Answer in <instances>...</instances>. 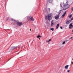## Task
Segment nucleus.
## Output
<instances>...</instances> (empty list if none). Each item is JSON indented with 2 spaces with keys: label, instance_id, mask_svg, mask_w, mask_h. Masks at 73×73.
Returning <instances> with one entry per match:
<instances>
[{
  "label": "nucleus",
  "instance_id": "nucleus-1",
  "mask_svg": "<svg viewBox=\"0 0 73 73\" xmlns=\"http://www.w3.org/2000/svg\"><path fill=\"white\" fill-rule=\"evenodd\" d=\"M69 7V5L68 4V1L66 2V3L64 5L63 9L64 10H66Z\"/></svg>",
  "mask_w": 73,
  "mask_h": 73
},
{
  "label": "nucleus",
  "instance_id": "nucleus-2",
  "mask_svg": "<svg viewBox=\"0 0 73 73\" xmlns=\"http://www.w3.org/2000/svg\"><path fill=\"white\" fill-rule=\"evenodd\" d=\"M27 19L28 21H33L35 20V19L33 18V17L30 16H27Z\"/></svg>",
  "mask_w": 73,
  "mask_h": 73
},
{
  "label": "nucleus",
  "instance_id": "nucleus-3",
  "mask_svg": "<svg viewBox=\"0 0 73 73\" xmlns=\"http://www.w3.org/2000/svg\"><path fill=\"white\" fill-rule=\"evenodd\" d=\"M53 15L52 14H49L48 15V20H50L52 19Z\"/></svg>",
  "mask_w": 73,
  "mask_h": 73
},
{
  "label": "nucleus",
  "instance_id": "nucleus-4",
  "mask_svg": "<svg viewBox=\"0 0 73 73\" xmlns=\"http://www.w3.org/2000/svg\"><path fill=\"white\" fill-rule=\"evenodd\" d=\"M17 24L19 26H21L22 25V23L21 22H17Z\"/></svg>",
  "mask_w": 73,
  "mask_h": 73
},
{
  "label": "nucleus",
  "instance_id": "nucleus-5",
  "mask_svg": "<svg viewBox=\"0 0 73 73\" xmlns=\"http://www.w3.org/2000/svg\"><path fill=\"white\" fill-rule=\"evenodd\" d=\"M16 48H17V46H12L10 50H14V49H16Z\"/></svg>",
  "mask_w": 73,
  "mask_h": 73
},
{
  "label": "nucleus",
  "instance_id": "nucleus-6",
  "mask_svg": "<svg viewBox=\"0 0 73 73\" xmlns=\"http://www.w3.org/2000/svg\"><path fill=\"white\" fill-rule=\"evenodd\" d=\"M66 11H65V12H64V14L62 16V18H63V17H64L65 15H66Z\"/></svg>",
  "mask_w": 73,
  "mask_h": 73
},
{
  "label": "nucleus",
  "instance_id": "nucleus-7",
  "mask_svg": "<svg viewBox=\"0 0 73 73\" xmlns=\"http://www.w3.org/2000/svg\"><path fill=\"white\" fill-rule=\"evenodd\" d=\"M71 21L70 20H69L68 21H67L66 22V24H69V23L71 22Z\"/></svg>",
  "mask_w": 73,
  "mask_h": 73
},
{
  "label": "nucleus",
  "instance_id": "nucleus-8",
  "mask_svg": "<svg viewBox=\"0 0 73 73\" xmlns=\"http://www.w3.org/2000/svg\"><path fill=\"white\" fill-rule=\"evenodd\" d=\"M59 17V16H58V15H57L55 17V19H56V20H58V19Z\"/></svg>",
  "mask_w": 73,
  "mask_h": 73
},
{
  "label": "nucleus",
  "instance_id": "nucleus-9",
  "mask_svg": "<svg viewBox=\"0 0 73 73\" xmlns=\"http://www.w3.org/2000/svg\"><path fill=\"white\" fill-rule=\"evenodd\" d=\"M53 1V0H49L48 1L49 3H52V1Z\"/></svg>",
  "mask_w": 73,
  "mask_h": 73
},
{
  "label": "nucleus",
  "instance_id": "nucleus-10",
  "mask_svg": "<svg viewBox=\"0 0 73 73\" xmlns=\"http://www.w3.org/2000/svg\"><path fill=\"white\" fill-rule=\"evenodd\" d=\"M68 67H69L68 65H66L65 66V69H68Z\"/></svg>",
  "mask_w": 73,
  "mask_h": 73
},
{
  "label": "nucleus",
  "instance_id": "nucleus-11",
  "mask_svg": "<svg viewBox=\"0 0 73 73\" xmlns=\"http://www.w3.org/2000/svg\"><path fill=\"white\" fill-rule=\"evenodd\" d=\"M59 25H59V24H58L57 25H56V29H57L58 28V27H59Z\"/></svg>",
  "mask_w": 73,
  "mask_h": 73
},
{
  "label": "nucleus",
  "instance_id": "nucleus-12",
  "mask_svg": "<svg viewBox=\"0 0 73 73\" xmlns=\"http://www.w3.org/2000/svg\"><path fill=\"white\" fill-rule=\"evenodd\" d=\"M10 20H11V21H16V20H14V19L12 18H11L10 19Z\"/></svg>",
  "mask_w": 73,
  "mask_h": 73
},
{
  "label": "nucleus",
  "instance_id": "nucleus-13",
  "mask_svg": "<svg viewBox=\"0 0 73 73\" xmlns=\"http://www.w3.org/2000/svg\"><path fill=\"white\" fill-rule=\"evenodd\" d=\"M55 23H51V26L52 27V26H53L54 25Z\"/></svg>",
  "mask_w": 73,
  "mask_h": 73
},
{
  "label": "nucleus",
  "instance_id": "nucleus-14",
  "mask_svg": "<svg viewBox=\"0 0 73 73\" xmlns=\"http://www.w3.org/2000/svg\"><path fill=\"white\" fill-rule=\"evenodd\" d=\"M69 29H72V28H73V27L71 26H69Z\"/></svg>",
  "mask_w": 73,
  "mask_h": 73
},
{
  "label": "nucleus",
  "instance_id": "nucleus-15",
  "mask_svg": "<svg viewBox=\"0 0 73 73\" xmlns=\"http://www.w3.org/2000/svg\"><path fill=\"white\" fill-rule=\"evenodd\" d=\"M72 15L71 14L69 15V16H68V17L69 18H71L72 17Z\"/></svg>",
  "mask_w": 73,
  "mask_h": 73
},
{
  "label": "nucleus",
  "instance_id": "nucleus-16",
  "mask_svg": "<svg viewBox=\"0 0 73 73\" xmlns=\"http://www.w3.org/2000/svg\"><path fill=\"white\" fill-rule=\"evenodd\" d=\"M50 29L51 30V31H53V30H54V28H51Z\"/></svg>",
  "mask_w": 73,
  "mask_h": 73
},
{
  "label": "nucleus",
  "instance_id": "nucleus-17",
  "mask_svg": "<svg viewBox=\"0 0 73 73\" xmlns=\"http://www.w3.org/2000/svg\"><path fill=\"white\" fill-rule=\"evenodd\" d=\"M41 36L40 35H38L37 36V38H40V37H41Z\"/></svg>",
  "mask_w": 73,
  "mask_h": 73
},
{
  "label": "nucleus",
  "instance_id": "nucleus-18",
  "mask_svg": "<svg viewBox=\"0 0 73 73\" xmlns=\"http://www.w3.org/2000/svg\"><path fill=\"white\" fill-rule=\"evenodd\" d=\"M65 41H64V42H63L62 44L64 45V44H65Z\"/></svg>",
  "mask_w": 73,
  "mask_h": 73
},
{
  "label": "nucleus",
  "instance_id": "nucleus-19",
  "mask_svg": "<svg viewBox=\"0 0 73 73\" xmlns=\"http://www.w3.org/2000/svg\"><path fill=\"white\" fill-rule=\"evenodd\" d=\"M50 41H51V39H50L48 41V42H50Z\"/></svg>",
  "mask_w": 73,
  "mask_h": 73
},
{
  "label": "nucleus",
  "instance_id": "nucleus-20",
  "mask_svg": "<svg viewBox=\"0 0 73 73\" xmlns=\"http://www.w3.org/2000/svg\"><path fill=\"white\" fill-rule=\"evenodd\" d=\"M72 23H71V24H70V25L69 26H72Z\"/></svg>",
  "mask_w": 73,
  "mask_h": 73
},
{
  "label": "nucleus",
  "instance_id": "nucleus-21",
  "mask_svg": "<svg viewBox=\"0 0 73 73\" xmlns=\"http://www.w3.org/2000/svg\"><path fill=\"white\" fill-rule=\"evenodd\" d=\"M69 41V40H65V42H67V41Z\"/></svg>",
  "mask_w": 73,
  "mask_h": 73
},
{
  "label": "nucleus",
  "instance_id": "nucleus-22",
  "mask_svg": "<svg viewBox=\"0 0 73 73\" xmlns=\"http://www.w3.org/2000/svg\"><path fill=\"white\" fill-rule=\"evenodd\" d=\"M45 19H46V20H47V19H48V18H47V16H46L45 17Z\"/></svg>",
  "mask_w": 73,
  "mask_h": 73
},
{
  "label": "nucleus",
  "instance_id": "nucleus-23",
  "mask_svg": "<svg viewBox=\"0 0 73 73\" xmlns=\"http://www.w3.org/2000/svg\"><path fill=\"white\" fill-rule=\"evenodd\" d=\"M73 20V17H72V18L71 19V20Z\"/></svg>",
  "mask_w": 73,
  "mask_h": 73
},
{
  "label": "nucleus",
  "instance_id": "nucleus-24",
  "mask_svg": "<svg viewBox=\"0 0 73 73\" xmlns=\"http://www.w3.org/2000/svg\"><path fill=\"white\" fill-rule=\"evenodd\" d=\"M72 11H73V7L72 8Z\"/></svg>",
  "mask_w": 73,
  "mask_h": 73
},
{
  "label": "nucleus",
  "instance_id": "nucleus-25",
  "mask_svg": "<svg viewBox=\"0 0 73 73\" xmlns=\"http://www.w3.org/2000/svg\"><path fill=\"white\" fill-rule=\"evenodd\" d=\"M70 72V70H67V72Z\"/></svg>",
  "mask_w": 73,
  "mask_h": 73
},
{
  "label": "nucleus",
  "instance_id": "nucleus-26",
  "mask_svg": "<svg viewBox=\"0 0 73 73\" xmlns=\"http://www.w3.org/2000/svg\"><path fill=\"white\" fill-rule=\"evenodd\" d=\"M60 29H62V27H60Z\"/></svg>",
  "mask_w": 73,
  "mask_h": 73
},
{
  "label": "nucleus",
  "instance_id": "nucleus-27",
  "mask_svg": "<svg viewBox=\"0 0 73 73\" xmlns=\"http://www.w3.org/2000/svg\"><path fill=\"white\" fill-rule=\"evenodd\" d=\"M53 23V20L52 21H51V23Z\"/></svg>",
  "mask_w": 73,
  "mask_h": 73
},
{
  "label": "nucleus",
  "instance_id": "nucleus-28",
  "mask_svg": "<svg viewBox=\"0 0 73 73\" xmlns=\"http://www.w3.org/2000/svg\"><path fill=\"white\" fill-rule=\"evenodd\" d=\"M72 38H73V37H71L70 38V39H72Z\"/></svg>",
  "mask_w": 73,
  "mask_h": 73
},
{
  "label": "nucleus",
  "instance_id": "nucleus-29",
  "mask_svg": "<svg viewBox=\"0 0 73 73\" xmlns=\"http://www.w3.org/2000/svg\"><path fill=\"white\" fill-rule=\"evenodd\" d=\"M45 10H46V11H46V9H45Z\"/></svg>",
  "mask_w": 73,
  "mask_h": 73
},
{
  "label": "nucleus",
  "instance_id": "nucleus-30",
  "mask_svg": "<svg viewBox=\"0 0 73 73\" xmlns=\"http://www.w3.org/2000/svg\"><path fill=\"white\" fill-rule=\"evenodd\" d=\"M30 31H31V29H30Z\"/></svg>",
  "mask_w": 73,
  "mask_h": 73
},
{
  "label": "nucleus",
  "instance_id": "nucleus-31",
  "mask_svg": "<svg viewBox=\"0 0 73 73\" xmlns=\"http://www.w3.org/2000/svg\"><path fill=\"white\" fill-rule=\"evenodd\" d=\"M44 12H45V9L44 10Z\"/></svg>",
  "mask_w": 73,
  "mask_h": 73
},
{
  "label": "nucleus",
  "instance_id": "nucleus-32",
  "mask_svg": "<svg viewBox=\"0 0 73 73\" xmlns=\"http://www.w3.org/2000/svg\"><path fill=\"white\" fill-rule=\"evenodd\" d=\"M48 9H49V10H50V9L49 8Z\"/></svg>",
  "mask_w": 73,
  "mask_h": 73
},
{
  "label": "nucleus",
  "instance_id": "nucleus-33",
  "mask_svg": "<svg viewBox=\"0 0 73 73\" xmlns=\"http://www.w3.org/2000/svg\"><path fill=\"white\" fill-rule=\"evenodd\" d=\"M48 44H49V42H48Z\"/></svg>",
  "mask_w": 73,
  "mask_h": 73
},
{
  "label": "nucleus",
  "instance_id": "nucleus-34",
  "mask_svg": "<svg viewBox=\"0 0 73 73\" xmlns=\"http://www.w3.org/2000/svg\"><path fill=\"white\" fill-rule=\"evenodd\" d=\"M72 32H73V30L72 31Z\"/></svg>",
  "mask_w": 73,
  "mask_h": 73
},
{
  "label": "nucleus",
  "instance_id": "nucleus-35",
  "mask_svg": "<svg viewBox=\"0 0 73 73\" xmlns=\"http://www.w3.org/2000/svg\"><path fill=\"white\" fill-rule=\"evenodd\" d=\"M72 27H73V25L72 26Z\"/></svg>",
  "mask_w": 73,
  "mask_h": 73
},
{
  "label": "nucleus",
  "instance_id": "nucleus-36",
  "mask_svg": "<svg viewBox=\"0 0 73 73\" xmlns=\"http://www.w3.org/2000/svg\"><path fill=\"white\" fill-rule=\"evenodd\" d=\"M60 11H61V10H60Z\"/></svg>",
  "mask_w": 73,
  "mask_h": 73
},
{
  "label": "nucleus",
  "instance_id": "nucleus-37",
  "mask_svg": "<svg viewBox=\"0 0 73 73\" xmlns=\"http://www.w3.org/2000/svg\"><path fill=\"white\" fill-rule=\"evenodd\" d=\"M39 40H40V38H39Z\"/></svg>",
  "mask_w": 73,
  "mask_h": 73
}]
</instances>
